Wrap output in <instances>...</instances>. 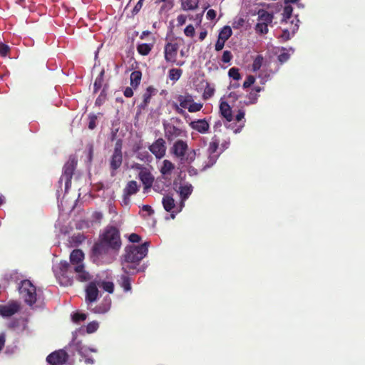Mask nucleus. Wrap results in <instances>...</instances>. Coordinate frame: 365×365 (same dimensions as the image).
Here are the masks:
<instances>
[{
  "instance_id": "680f3d73",
  "label": "nucleus",
  "mask_w": 365,
  "mask_h": 365,
  "mask_svg": "<svg viewBox=\"0 0 365 365\" xmlns=\"http://www.w3.org/2000/svg\"><path fill=\"white\" fill-rule=\"evenodd\" d=\"M244 117H245V111H244V110L240 109L238 110L237 114L235 116V120H236V121L240 122V121H241L244 118Z\"/></svg>"
},
{
  "instance_id": "58836bf2",
  "label": "nucleus",
  "mask_w": 365,
  "mask_h": 365,
  "mask_svg": "<svg viewBox=\"0 0 365 365\" xmlns=\"http://www.w3.org/2000/svg\"><path fill=\"white\" fill-rule=\"evenodd\" d=\"M263 63V57L261 55H258L255 58L253 63H252V70L254 71H257L260 69L262 67Z\"/></svg>"
},
{
  "instance_id": "4468645a",
  "label": "nucleus",
  "mask_w": 365,
  "mask_h": 365,
  "mask_svg": "<svg viewBox=\"0 0 365 365\" xmlns=\"http://www.w3.org/2000/svg\"><path fill=\"white\" fill-rule=\"evenodd\" d=\"M138 190L139 188L137 182L135 180L129 181L123 189V203L125 205H129L130 196L137 193Z\"/></svg>"
},
{
  "instance_id": "39448f33",
  "label": "nucleus",
  "mask_w": 365,
  "mask_h": 365,
  "mask_svg": "<svg viewBox=\"0 0 365 365\" xmlns=\"http://www.w3.org/2000/svg\"><path fill=\"white\" fill-rule=\"evenodd\" d=\"M19 291L26 304L30 307L35 304L37 299L36 288L29 280L21 281Z\"/></svg>"
},
{
  "instance_id": "09e8293b",
  "label": "nucleus",
  "mask_w": 365,
  "mask_h": 365,
  "mask_svg": "<svg viewBox=\"0 0 365 365\" xmlns=\"http://www.w3.org/2000/svg\"><path fill=\"white\" fill-rule=\"evenodd\" d=\"M278 38L280 39L282 42H285L289 40L291 38L290 32L288 29H284L282 34L279 36Z\"/></svg>"
},
{
  "instance_id": "052dcab7",
  "label": "nucleus",
  "mask_w": 365,
  "mask_h": 365,
  "mask_svg": "<svg viewBox=\"0 0 365 365\" xmlns=\"http://www.w3.org/2000/svg\"><path fill=\"white\" fill-rule=\"evenodd\" d=\"M206 17L209 20H213L216 17V11L214 9H209L207 12Z\"/></svg>"
},
{
  "instance_id": "5fc2aeb1",
  "label": "nucleus",
  "mask_w": 365,
  "mask_h": 365,
  "mask_svg": "<svg viewBox=\"0 0 365 365\" xmlns=\"http://www.w3.org/2000/svg\"><path fill=\"white\" fill-rule=\"evenodd\" d=\"M289 58V54L286 52H283L278 56V60L281 63L287 62Z\"/></svg>"
},
{
  "instance_id": "aec40b11",
  "label": "nucleus",
  "mask_w": 365,
  "mask_h": 365,
  "mask_svg": "<svg viewBox=\"0 0 365 365\" xmlns=\"http://www.w3.org/2000/svg\"><path fill=\"white\" fill-rule=\"evenodd\" d=\"M123 162V154L113 153L110 158V168L111 175H115V171L121 166Z\"/></svg>"
},
{
  "instance_id": "69168bd1",
  "label": "nucleus",
  "mask_w": 365,
  "mask_h": 365,
  "mask_svg": "<svg viewBox=\"0 0 365 365\" xmlns=\"http://www.w3.org/2000/svg\"><path fill=\"white\" fill-rule=\"evenodd\" d=\"M132 168L135 170H140V172H142L143 170H147L148 169L145 168L143 165L139 163H135Z\"/></svg>"
},
{
  "instance_id": "f257e3e1",
  "label": "nucleus",
  "mask_w": 365,
  "mask_h": 365,
  "mask_svg": "<svg viewBox=\"0 0 365 365\" xmlns=\"http://www.w3.org/2000/svg\"><path fill=\"white\" fill-rule=\"evenodd\" d=\"M149 242H145L140 246H130L126 248L123 269L125 273L133 274L137 272V265L148 254Z\"/></svg>"
},
{
  "instance_id": "603ef678",
  "label": "nucleus",
  "mask_w": 365,
  "mask_h": 365,
  "mask_svg": "<svg viewBox=\"0 0 365 365\" xmlns=\"http://www.w3.org/2000/svg\"><path fill=\"white\" fill-rule=\"evenodd\" d=\"M97 117L95 115L89 116L88 128L93 130L96 126Z\"/></svg>"
},
{
  "instance_id": "c85d7f7f",
  "label": "nucleus",
  "mask_w": 365,
  "mask_h": 365,
  "mask_svg": "<svg viewBox=\"0 0 365 365\" xmlns=\"http://www.w3.org/2000/svg\"><path fill=\"white\" fill-rule=\"evenodd\" d=\"M142 73L140 71H134L130 73V86L133 88H136L140 83Z\"/></svg>"
},
{
  "instance_id": "9b49d317",
  "label": "nucleus",
  "mask_w": 365,
  "mask_h": 365,
  "mask_svg": "<svg viewBox=\"0 0 365 365\" xmlns=\"http://www.w3.org/2000/svg\"><path fill=\"white\" fill-rule=\"evenodd\" d=\"M148 148L157 159H161L165 155V141L162 138L157 139Z\"/></svg>"
},
{
  "instance_id": "f704fd0d",
  "label": "nucleus",
  "mask_w": 365,
  "mask_h": 365,
  "mask_svg": "<svg viewBox=\"0 0 365 365\" xmlns=\"http://www.w3.org/2000/svg\"><path fill=\"white\" fill-rule=\"evenodd\" d=\"M104 73H105L104 70H102L100 72L98 77L96 78V79L95 80V82L93 84V90H94L95 93L98 92V91H99L103 86Z\"/></svg>"
},
{
  "instance_id": "9d476101",
  "label": "nucleus",
  "mask_w": 365,
  "mask_h": 365,
  "mask_svg": "<svg viewBox=\"0 0 365 365\" xmlns=\"http://www.w3.org/2000/svg\"><path fill=\"white\" fill-rule=\"evenodd\" d=\"M68 358L67 352L63 349H59L51 353L46 357V361L51 365H63Z\"/></svg>"
},
{
  "instance_id": "3c124183",
  "label": "nucleus",
  "mask_w": 365,
  "mask_h": 365,
  "mask_svg": "<svg viewBox=\"0 0 365 365\" xmlns=\"http://www.w3.org/2000/svg\"><path fill=\"white\" fill-rule=\"evenodd\" d=\"M255 81V78L253 76H248L243 83V88H247L250 87Z\"/></svg>"
},
{
  "instance_id": "0eeeda50",
  "label": "nucleus",
  "mask_w": 365,
  "mask_h": 365,
  "mask_svg": "<svg viewBox=\"0 0 365 365\" xmlns=\"http://www.w3.org/2000/svg\"><path fill=\"white\" fill-rule=\"evenodd\" d=\"M77 158L75 155H70L68 161L65 163L63 168V174L60 178L59 182L65 180V190L67 191L71 186V180L77 165Z\"/></svg>"
},
{
  "instance_id": "de8ad7c7",
  "label": "nucleus",
  "mask_w": 365,
  "mask_h": 365,
  "mask_svg": "<svg viewBox=\"0 0 365 365\" xmlns=\"http://www.w3.org/2000/svg\"><path fill=\"white\" fill-rule=\"evenodd\" d=\"M184 33L187 37H193L195 34V28L192 24L187 26L184 30Z\"/></svg>"
},
{
  "instance_id": "f8f14e48",
  "label": "nucleus",
  "mask_w": 365,
  "mask_h": 365,
  "mask_svg": "<svg viewBox=\"0 0 365 365\" xmlns=\"http://www.w3.org/2000/svg\"><path fill=\"white\" fill-rule=\"evenodd\" d=\"M179 46L177 43H167L164 47V57L168 63H176Z\"/></svg>"
},
{
  "instance_id": "79ce46f5",
  "label": "nucleus",
  "mask_w": 365,
  "mask_h": 365,
  "mask_svg": "<svg viewBox=\"0 0 365 365\" xmlns=\"http://www.w3.org/2000/svg\"><path fill=\"white\" fill-rule=\"evenodd\" d=\"M292 11H293V8L292 6H290V5L285 6L284 7L283 13H282V15H283L282 20L287 21V19H290V17L292 14Z\"/></svg>"
},
{
  "instance_id": "f3484780",
  "label": "nucleus",
  "mask_w": 365,
  "mask_h": 365,
  "mask_svg": "<svg viewBox=\"0 0 365 365\" xmlns=\"http://www.w3.org/2000/svg\"><path fill=\"white\" fill-rule=\"evenodd\" d=\"M189 126L200 133H206L210 129V124L205 118L191 121Z\"/></svg>"
},
{
  "instance_id": "4d7b16f0",
  "label": "nucleus",
  "mask_w": 365,
  "mask_h": 365,
  "mask_svg": "<svg viewBox=\"0 0 365 365\" xmlns=\"http://www.w3.org/2000/svg\"><path fill=\"white\" fill-rule=\"evenodd\" d=\"M143 1L139 0L138 1V3L135 4V6H134V8L132 11V14L133 16L136 15L140 11V10L141 9V8L143 6Z\"/></svg>"
},
{
  "instance_id": "c9c22d12",
  "label": "nucleus",
  "mask_w": 365,
  "mask_h": 365,
  "mask_svg": "<svg viewBox=\"0 0 365 365\" xmlns=\"http://www.w3.org/2000/svg\"><path fill=\"white\" fill-rule=\"evenodd\" d=\"M182 71L180 68H171L168 72L170 80L177 81L182 76Z\"/></svg>"
},
{
  "instance_id": "7c9ffc66",
  "label": "nucleus",
  "mask_w": 365,
  "mask_h": 365,
  "mask_svg": "<svg viewBox=\"0 0 365 365\" xmlns=\"http://www.w3.org/2000/svg\"><path fill=\"white\" fill-rule=\"evenodd\" d=\"M174 168L175 166L171 161L168 160H164L163 162V165L160 168V173L163 175H169L171 173Z\"/></svg>"
},
{
  "instance_id": "473e14b6",
  "label": "nucleus",
  "mask_w": 365,
  "mask_h": 365,
  "mask_svg": "<svg viewBox=\"0 0 365 365\" xmlns=\"http://www.w3.org/2000/svg\"><path fill=\"white\" fill-rule=\"evenodd\" d=\"M232 31L229 26H225L220 31L218 37L222 40L227 41L232 36Z\"/></svg>"
},
{
  "instance_id": "4be33fe9",
  "label": "nucleus",
  "mask_w": 365,
  "mask_h": 365,
  "mask_svg": "<svg viewBox=\"0 0 365 365\" xmlns=\"http://www.w3.org/2000/svg\"><path fill=\"white\" fill-rule=\"evenodd\" d=\"M84 259V253L81 250L76 249L73 250L70 255V262L76 267L78 264H83V261Z\"/></svg>"
},
{
  "instance_id": "4c0bfd02",
  "label": "nucleus",
  "mask_w": 365,
  "mask_h": 365,
  "mask_svg": "<svg viewBox=\"0 0 365 365\" xmlns=\"http://www.w3.org/2000/svg\"><path fill=\"white\" fill-rule=\"evenodd\" d=\"M255 31L259 34H267L268 33V25L265 24H262L260 22L257 23L255 26Z\"/></svg>"
},
{
  "instance_id": "bf43d9fd",
  "label": "nucleus",
  "mask_w": 365,
  "mask_h": 365,
  "mask_svg": "<svg viewBox=\"0 0 365 365\" xmlns=\"http://www.w3.org/2000/svg\"><path fill=\"white\" fill-rule=\"evenodd\" d=\"M187 17L183 14L178 15L177 17V21L178 26H182L186 22Z\"/></svg>"
},
{
  "instance_id": "1a4fd4ad",
  "label": "nucleus",
  "mask_w": 365,
  "mask_h": 365,
  "mask_svg": "<svg viewBox=\"0 0 365 365\" xmlns=\"http://www.w3.org/2000/svg\"><path fill=\"white\" fill-rule=\"evenodd\" d=\"M219 145L220 140L217 138V137L215 135L214 137H212V141L209 144V147L207 149L209 153L208 163L205 166V168H210L216 163L220 155V154L217 153V150L219 148Z\"/></svg>"
},
{
  "instance_id": "0e129e2a",
  "label": "nucleus",
  "mask_w": 365,
  "mask_h": 365,
  "mask_svg": "<svg viewBox=\"0 0 365 365\" xmlns=\"http://www.w3.org/2000/svg\"><path fill=\"white\" fill-rule=\"evenodd\" d=\"M142 210L143 211H145L148 212V215H152L154 213V210L152 209V207L150 205H144L142 207Z\"/></svg>"
},
{
  "instance_id": "49530a36",
  "label": "nucleus",
  "mask_w": 365,
  "mask_h": 365,
  "mask_svg": "<svg viewBox=\"0 0 365 365\" xmlns=\"http://www.w3.org/2000/svg\"><path fill=\"white\" fill-rule=\"evenodd\" d=\"M10 51V48L8 45L0 43V56L5 57L6 56Z\"/></svg>"
},
{
  "instance_id": "7ed1b4c3",
  "label": "nucleus",
  "mask_w": 365,
  "mask_h": 365,
  "mask_svg": "<svg viewBox=\"0 0 365 365\" xmlns=\"http://www.w3.org/2000/svg\"><path fill=\"white\" fill-rule=\"evenodd\" d=\"M170 153L180 159L182 163L190 164L196 158V150H188L187 143L182 140H178L174 143L170 148Z\"/></svg>"
},
{
  "instance_id": "5701e85b",
  "label": "nucleus",
  "mask_w": 365,
  "mask_h": 365,
  "mask_svg": "<svg viewBox=\"0 0 365 365\" xmlns=\"http://www.w3.org/2000/svg\"><path fill=\"white\" fill-rule=\"evenodd\" d=\"M193 187L191 184L186 183L179 187V194L181 198L182 202L181 206H184V201L186 200L189 196L192 194Z\"/></svg>"
},
{
  "instance_id": "ea45409f",
  "label": "nucleus",
  "mask_w": 365,
  "mask_h": 365,
  "mask_svg": "<svg viewBox=\"0 0 365 365\" xmlns=\"http://www.w3.org/2000/svg\"><path fill=\"white\" fill-rule=\"evenodd\" d=\"M121 287L123 288L125 292H128L131 289L130 279L128 276H122L121 277Z\"/></svg>"
},
{
  "instance_id": "a18cd8bd",
  "label": "nucleus",
  "mask_w": 365,
  "mask_h": 365,
  "mask_svg": "<svg viewBox=\"0 0 365 365\" xmlns=\"http://www.w3.org/2000/svg\"><path fill=\"white\" fill-rule=\"evenodd\" d=\"M86 314L76 312L73 315L72 319L74 322H79L86 320Z\"/></svg>"
},
{
  "instance_id": "412c9836",
  "label": "nucleus",
  "mask_w": 365,
  "mask_h": 365,
  "mask_svg": "<svg viewBox=\"0 0 365 365\" xmlns=\"http://www.w3.org/2000/svg\"><path fill=\"white\" fill-rule=\"evenodd\" d=\"M157 93V90L153 86H148L143 95V101L139 105L140 109H145L150 102L151 97Z\"/></svg>"
},
{
  "instance_id": "bb28decb",
  "label": "nucleus",
  "mask_w": 365,
  "mask_h": 365,
  "mask_svg": "<svg viewBox=\"0 0 365 365\" xmlns=\"http://www.w3.org/2000/svg\"><path fill=\"white\" fill-rule=\"evenodd\" d=\"M220 110L222 115L228 122H231L233 120L232 108L227 103L222 102L220 105Z\"/></svg>"
},
{
  "instance_id": "6e6d98bb",
  "label": "nucleus",
  "mask_w": 365,
  "mask_h": 365,
  "mask_svg": "<svg viewBox=\"0 0 365 365\" xmlns=\"http://www.w3.org/2000/svg\"><path fill=\"white\" fill-rule=\"evenodd\" d=\"M226 41H224V40H222L221 38H220L218 37L217 40V42L215 43V48L217 51H221L224 46H225V43Z\"/></svg>"
},
{
  "instance_id": "c756f323",
  "label": "nucleus",
  "mask_w": 365,
  "mask_h": 365,
  "mask_svg": "<svg viewBox=\"0 0 365 365\" xmlns=\"http://www.w3.org/2000/svg\"><path fill=\"white\" fill-rule=\"evenodd\" d=\"M153 48V43H140L137 46L138 52L142 56H147Z\"/></svg>"
},
{
  "instance_id": "dca6fc26",
  "label": "nucleus",
  "mask_w": 365,
  "mask_h": 365,
  "mask_svg": "<svg viewBox=\"0 0 365 365\" xmlns=\"http://www.w3.org/2000/svg\"><path fill=\"white\" fill-rule=\"evenodd\" d=\"M98 289L95 282H90L86 288V302L88 305L96 301L98 297Z\"/></svg>"
},
{
  "instance_id": "a19ab883",
  "label": "nucleus",
  "mask_w": 365,
  "mask_h": 365,
  "mask_svg": "<svg viewBox=\"0 0 365 365\" xmlns=\"http://www.w3.org/2000/svg\"><path fill=\"white\" fill-rule=\"evenodd\" d=\"M258 97H259V95L257 93H256V92H254V91H252L247 95L248 101H245L244 103L245 105H247V106L250 105V104H255V103H257Z\"/></svg>"
},
{
  "instance_id": "423d86ee",
  "label": "nucleus",
  "mask_w": 365,
  "mask_h": 365,
  "mask_svg": "<svg viewBox=\"0 0 365 365\" xmlns=\"http://www.w3.org/2000/svg\"><path fill=\"white\" fill-rule=\"evenodd\" d=\"M100 240L117 252L120 249L122 243L120 233L118 230L115 227H108Z\"/></svg>"
},
{
  "instance_id": "2eb2a0df",
  "label": "nucleus",
  "mask_w": 365,
  "mask_h": 365,
  "mask_svg": "<svg viewBox=\"0 0 365 365\" xmlns=\"http://www.w3.org/2000/svg\"><path fill=\"white\" fill-rule=\"evenodd\" d=\"M19 309V303L12 301L7 304L0 305V315L4 317H9L17 313Z\"/></svg>"
},
{
  "instance_id": "f03ea898",
  "label": "nucleus",
  "mask_w": 365,
  "mask_h": 365,
  "mask_svg": "<svg viewBox=\"0 0 365 365\" xmlns=\"http://www.w3.org/2000/svg\"><path fill=\"white\" fill-rule=\"evenodd\" d=\"M118 252L99 240L92 247L91 257L92 261L97 264H109L113 261Z\"/></svg>"
},
{
  "instance_id": "2f4dec72",
  "label": "nucleus",
  "mask_w": 365,
  "mask_h": 365,
  "mask_svg": "<svg viewBox=\"0 0 365 365\" xmlns=\"http://www.w3.org/2000/svg\"><path fill=\"white\" fill-rule=\"evenodd\" d=\"M155 3H163L160 9V12H167L172 9L174 6L173 0L155 1Z\"/></svg>"
},
{
  "instance_id": "c03bdc74",
  "label": "nucleus",
  "mask_w": 365,
  "mask_h": 365,
  "mask_svg": "<svg viewBox=\"0 0 365 365\" xmlns=\"http://www.w3.org/2000/svg\"><path fill=\"white\" fill-rule=\"evenodd\" d=\"M98 323L97 322H91L86 327V331L89 334L95 332L98 329Z\"/></svg>"
},
{
  "instance_id": "a211bd4d",
  "label": "nucleus",
  "mask_w": 365,
  "mask_h": 365,
  "mask_svg": "<svg viewBox=\"0 0 365 365\" xmlns=\"http://www.w3.org/2000/svg\"><path fill=\"white\" fill-rule=\"evenodd\" d=\"M73 272L79 282H88L92 279L91 274L85 269L84 264H78L73 267Z\"/></svg>"
},
{
  "instance_id": "a878e982",
  "label": "nucleus",
  "mask_w": 365,
  "mask_h": 365,
  "mask_svg": "<svg viewBox=\"0 0 365 365\" xmlns=\"http://www.w3.org/2000/svg\"><path fill=\"white\" fill-rule=\"evenodd\" d=\"M273 19L274 16L272 14H270L264 9L259 10L257 18L258 22L269 25L272 23Z\"/></svg>"
},
{
  "instance_id": "72a5a7b5",
  "label": "nucleus",
  "mask_w": 365,
  "mask_h": 365,
  "mask_svg": "<svg viewBox=\"0 0 365 365\" xmlns=\"http://www.w3.org/2000/svg\"><path fill=\"white\" fill-rule=\"evenodd\" d=\"M98 285L106 292L112 294L114 291V284L110 281H100Z\"/></svg>"
},
{
  "instance_id": "338daca9",
  "label": "nucleus",
  "mask_w": 365,
  "mask_h": 365,
  "mask_svg": "<svg viewBox=\"0 0 365 365\" xmlns=\"http://www.w3.org/2000/svg\"><path fill=\"white\" fill-rule=\"evenodd\" d=\"M5 335L4 334H1L0 335V351L2 350V349L4 348V345H5Z\"/></svg>"
},
{
  "instance_id": "8fccbe9b",
  "label": "nucleus",
  "mask_w": 365,
  "mask_h": 365,
  "mask_svg": "<svg viewBox=\"0 0 365 365\" xmlns=\"http://www.w3.org/2000/svg\"><path fill=\"white\" fill-rule=\"evenodd\" d=\"M232 58V54L230 51H225L222 56L223 63H229Z\"/></svg>"
},
{
  "instance_id": "e433bc0d",
  "label": "nucleus",
  "mask_w": 365,
  "mask_h": 365,
  "mask_svg": "<svg viewBox=\"0 0 365 365\" xmlns=\"http://www.w3.org/2000/svg\"><path fill=\"white\" fill-rule=\"evenodd\" d=\"M215 93V88L207 83L206 87L204 90V93L202 94V98L204 100H207L210 98Z\"/></svg>"
},
{
  "instance_id": "ddd939ff",
  "label": "nucleus",
  "mask_w": 365,
  "mask_h": 365,
  "mask_svg": "<svg viewBox=\"0 0 365 365\" xmlns=\"http://www.w3.org/2000/svg\"><path fill=\"white\" fill-rule=\"evenodd\" d=\"M162 203L164 209L171 213V217L174 219L175 217V215L180 212L183 206L180 205V208H178L175 205V202L173 197L170 195H165L163 197Z\"/></svg>"
},
{
  "instance_id": "b1692460",
  "label": "nucleus",
  "mask_w": 365,
  "mask_h": 365,
  "mask_svg": "<svg viewBox=\"0 0 365 365\" xmlns=\"http://www.w3.org/2000/svg\"><path fill=\"white\" fill-rule=\"evenodd\" d=\"M60 274L63 277H70L73 273V265L67 261H61L59 263Z\"/></svg>"
},
{
  "instance_id": "20e7f679",
  "label": "nucleus",
  "mask_w": 365,
  "mask_h": 365,
  "mask_svg": "<svg viewBox=\"0 0 365 365\" xmlns=\"http://www.w3.org/2000/svg\"><path fill=\"white\" fill-rule=\"evenodd\" d=\"M177 99L179 102V106L175 104L173 107L178 114L184 117H185L186 113L183 108L187 109L190 113H195L200 111L203 107L202 103L194 102L193 96L188 93L185 95H179Z\"/></svg>"
},
{
  "instance_id": "37998d69",
  "label": "nucleus",
  "mask_w": 365,
  "mask_h": 365,
  "mask_svg": "<svg viewBox=\"0 0 365 365\" xmlns=\"http://www.w3.org/2000/svg\"><path fill=\"white\" fill-rule=\"evenodd\" d=\"M228 75L230 78L234 80L238 81L241 78V75L239 71V68L232 67L228 71Z\"/></svg>"
},
{
  "instance_id": "864d4df0",
  "label": "nucleus",
  "mask_w": 365,
  "mask_h": 365,
  "mask_svg": "<svg viewBox=\"0 0 365 365\" xmlns=\"http://www.w3.org/2000/svg\"><path fill=\"white\" fill-rule=\"evenodd\" d=\"M122 140L118 139L115 144L113 153L122 154Z\"/></svg>"
},
{
  "instance_id": "cd10ccee",
  "label": "nucleus",
  "mask_w": 365,
  "mask_h": 365,
  "mask_svg": "<svg viewBox=\"0 0 365 365\" xmlns=\"http://www.w3.org/2000/svg\"><path fill=\"white\" fill-rule=\"evenodd\" d=\"M200 0H180L181 9L183 11H194L198 8Z\"/></svg>"
},
{
  "instance_id": "6e6552de",
  "label": "nucleus",
  "mask_w": 365,
  "mask_h": 365,
  "mask_svg": "<svg viewBox=\"0 0 365 365\" xmlns=\"http://www.w3.org/2000/svg\"><path fill=\"white\" fill-rule=\"evenodd\" d=\"M164 132L165 137L168 142L175 140L177 138L180 137H186L187 132L182 128H178L177 126L171 123H164Z\"/></svg>"
},
{
  "instance_id": "13d9d810",
  "label": "nucleus",
  "mask_w": 365,
  "mask_h": 365,
  "mask_svg": "<svg viewBox=\"0 0 365 365\" xmlns=\"http://www.w3.org/2000/svg\"><path fill=\"white\" fill-rule=\"evenodd\" d=\"M128 239L131 242L134 243L139 242L141 240L140 236L136 233H132L131 235H130Z\"/></svg>"
},
{
  "instance_id": "393cba45",
  "label": "nucleus",
  "mask_w": 365,
  "mask_h": 365,
  "mask_svg": "<svg viewBox=\"0 0 365 365\" xmlns=\"http://www.w3.org/2000/svg\"><path fill=\"white\" fill-rule=\"evenodd\" d=\"M110 299L106 298L104 299L98 305L96 306L93 309H92V310L94 313L104 314L110 309Z\"/></svg>"
},
{
  "instance_id": "e2e57ef3",
  "label": "nucleus",
  "mask_w": 365,
  "mask_h": 365,
  "mask_svg": "<svg viewBox=\"0 0 365 365\" xmlns=\"http://www.w3.org/2000/svg\"><path fill=\"white\" fill-rule=\"evenodd\" d=\"M123 94L125 97L127 98H130L133 96V88H130V87H127L124 92H123Z\"/></svg>"
},
{
  "instance_id": "774afa93",
  "label": "nucleus",
  "mask_w": 365,
  "mask_h": 365,
  "mask_svg": "<svg viewBox=\"0 0 365 365\" xmlns=\"http://www.w3.org/2000/svg\"><path fill=\"white\" fill-rule=\"evenodd\" d=\"M207 33L206 31H201L199 35V39L200 41H203L205 38V37L207 36Z\"/></svg>"
},
{
  "instance_id": "6ab92c4d",
  "label": "nucleus",
  "mask_w": 365,
  "mask_h": 365,
  "mask_svg": "<svg viewBox=\"0 0 365 365\" xmlns=\"http://www.w3.org/2000/svg\"><path fill=\"white\" fill-rule=\"evenodd\" d=\"M139 179L143 182L144 185V189H150L153 183L154 182V176L152 173L148 170H143L142 172H139Z\"/></svg>"
}]
</instances>
